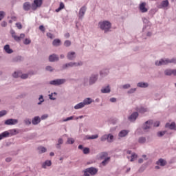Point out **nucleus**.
I'll return each mask as SVG.
<instances>
[{
  "label": "nucleus",
  "mask_w": 176,
  "mask_h": 176,
  "mask_svg": "<svg viewBox=\"0 0 176 176\" xmlns=\"http://www.w3.org/2000/svg\"><path fill=\"white\" fill-rule=\"evenodd\" d=\"M98 27L104 32H109L111 28H112V23L109 21H102L98 23Z\"/></svg>",
  "instance_id": "1"
},
{
  "label": "nucleus",
  "mask_w": 176,
  "mask_h": 176,
  "mask_svg": "<svg viewBox=\"0 0 176 176\" xmlns=\"http://www.w3.org/2000/svg\"><path fill=\"white\" fill-rule=\"evenodd\" d=\"M167 64H176V59L172 58V59H161L160 60H156L155 62V65L157 67H160L162 65H167Z\"/></svg>",
  "instance_id": "2"
},
{
  "label": "nucleus",
  "mask_w": 176,
  "mask_h": 176,
  "mask_svg": "<svg viewBox=\"0 0 176 176\" xmlns=\"http://www.w3.org/2000/svg\"><path fill=\"white\" fill-rule=\"evenodd\" d=\"M66 82L67 79L65 78H58L50 81V85H52V86H60L64 85Z\"/></svg>",
  "instance_id": "3"
},
{
  "label": "nucleus",
  "mask_w": 176,
  "mask_h": 176,
  "mask_svg": "<svg viewBox=\"0 0 176 176\" xmlns=\"http://www.w3.org/2000/svg\"><path fill=\"white\" fill-rule=\"evenodd\" d=\"M10 34L16 42H20L21 39H24V38H25V34H21L20 36L16 35V32H14V30H11Z\"/></svg>",
  "instance_id": "4"
},
{
  "label": "nucleus",
  "mask_w": 176,
  "mask_h": 176,
  "mask_svg": "<svg viewBox=\"0 0 176 176\" xmlns=\"http://www.w3.org/2000/svg\"><path fill=\"white\" fill-rule=\"evenodd\" d=\"M43 3V0H34L32 4V10H36L38 8H41Z\"/></svg>",
  "instance_id": "5"
},
{
  "label": "nucleus",
  "mask_w": 176,
  "mask_h": 176,
  "mask_svg": "<svg viewBox=\"0 0 176 176\" xmlns=\"http://www.w3.org/2000/svg\"><path fill=\"white\" fill-rule=\"evenodd\" d=\"M89 79V85L93 86V85H96L97 81L98 80V74H91Z\"/></svg>",
  "instance_id": "6"
},
{
  "label": "nucleus",
  "mask_w": 176,
  "mask_h": 176,
  "mask_svg": "<svg viewBox=\"0 0 176 176\" xmlns=\"http://www.w3.org/2000/svg\"><path fill=\"white\" fill-rule=\"evenodd\" d=\"M17 123H19V120L13 118L8 119L4 122V124L6 126H14V124H17Z\"/></svg>",
  "instance_id": "7"
},
{
  "label": "nucleus",
  "mask_w": 176,
  "mask_h": 176,
  "mask_svg": "<svg viewBox=\"0 0 176 176\" xmlns=\"http://www.w3.org/2000/svg\"><path fill=\"white\" fill-rule=\"evenodd\" d=\"M86 10H87V8L84 6L80 8L79 12H78V19L80 20H82L86 14Z\"/></svg>",
  "instance_id": "8"
},
{
  "label": "nucleus",
  "mask_w": 176,
  "mask_h": 176,
  "mask_svg": "<svg viewBox=\"0 0 176 176\" xmlns=\"http://www.w3.org/2000/svg\"><path fill=\"white\" fill-rule=\"evenodd\" d=\"M138 116H139L138 112L135 111L128 117V120H129V122H135V120H137V118H138Z\"/></svg>",
  "instance_id": "9"
},
{
  "label": "nucleus",
  "mask_w": 176,
  "mask_h": 176,
  "mask_svg": "<svg viewBox=\"0 0 176 176\" xmlns=\"http://www.w3.org/2000/svg\"><path fill=\"white\" fill-rule=\"evenodd\" d=\"M153 124V122L152 120H148L146 121L142 126L143 130L144 131H148L149 129L152 126V124Z\"/></svg>",
  "instance_id": "10"
},
{
  "label": "nucleus",
  "mask_w": 176,
  "mask_h": 176,
  "mask_svg": "<svg viewBox=\"0 0 176 176\" xmlns=\"http://www.w3.org/2000/svg\"><path fill=\"white\" fill-rule=\"evenodd\" d=\"M75 67L74 62H69L68 63L63 64L61 67L60 71H64L65 69H68V68H72Z\"/></svg>",
  "instance_id": "11"
},
{
  "label": "nucleus",
  "mask_w": 176,
  "mask_h": 176,
  "mask_svg": "<svg viewBox=\"0 0 176 176\" xmlns=\"http://www.w3.org/2000/svg\"><path fill=\"white\" fill-rule=\"evenodd\" d=\"M59 60H60V58L58 57V55L56 54H51L49 56L50 63H56Z\"/></svg>",
  "instance_id": "12"
},
{
  "label": "nucleus",
  "mask_w": 176,
  "mask_h": 176,
  "mask_svg": "<svg viewBox=\"0 0 176 176\" xmlns=\"http://www.w3.org/2000/svg\"><path fill=\"white\" fill-rule=\"evenodd\" d=\"M164 75L166 76H171V75L176 76V69H166L164 70Z\"/></svg>",
  "instance_id": "13"
},
{
  "label": "nucleus",
  "mask_w": 176,
  "mask_h": 176,
  "mask_svg": "<svg viewBox=\"0 0 176 176\" xmlns=\"http://www.w3.org/2000/svg\"><path fill=\"white\" fill-rule=\"evenodd\" d=\"M67 58L69 60V61H72L76 58V53L75 52H69L67 54Z\"/></svg>",
  "instance_id": "14"
},
{
  "label": "nucleus",
  "mask_w": 176,
  "mask_h": 176,
  "mask_svg": "<svg viewBox=\"0 0 176 176\" xmlns=\"http://www.w3.org/2000/svg\"><path fill=\"white\" fill-rule=\"evenodd\" d=\"M146 3L142 2L139 5V10L141 13H146L148 12V8H146Z\"/></svg>",
  "instance_id": "15"
},
{
  "label": "nucleus",
  "mask_w": 176,
  "mask_h": 176,
  "mask_svg": "<svg viewBox=\"0 0 176 176\" xmlns=\"http://www.w3.org/2000/svg\"><path fill=\"white\" fill-rule=\"evenodd\" d=\"M170 5L168 0H164L161 2V3L158 6L159 9H164L167 8Z\"/></svg>",
  "instance_id": "16"
},
{
  "label": "nucleus",
  "mask_w": 176,
  "mask_h": 176,
  "mask_svg": "<svg viewBox=\"0 0 176 176\" xmlns=\"http://www.w3.org/2000/svg\"><path fill=\"white\" fill-rule=\"evenodd\" d=\"M137 87H140V89H146L149 87V83L145 82H139L137 83Z\"/></svg>",
  "instance_id": "17"
},
{
  "label": "nucleus",
  "mask_w": 176,
  "mask_h": 176,
  "mask_svg": "<svg viewBox=\"0 0 176 176\" xmlns=\"http://www.w3.org/2000/svg\"><path fill=\"white\" fill-rule=\"evenodd\" d=\"M101 93H102L103 94H108L109 93H111V86L109 85H107L105 87H103L101 89H100Z\"/></svg>",
  "instance_id": "18"
},
{
  "label": "nucleus",
  "mask_w": 176,
  "mask_h": 176,
  "mask_svg": "<svg viewBox=\"0 0 176 176\" xmlns=\"http://www.w3.org/2000/svg\"><path fill=\"white\" fill-rule=\"evenodd\" d=\"M165 127L166 129H169L170 130L176 131V124L174 122H173L171 123H170V122L166 123L165 125Z\"/></svg>",
  "instance_id": "19"
},
{
  "label": "nucleus",
  "mask_w": 176,
  "mask_h": 176,
  "mask_svg": "<svg viewBox=\"0 0 176 176\" xmlns=\"http://www.w3.org/2000/svg\"><path fill=\"white\" fill-rule=\"evenodd\" d=\"M41 117L39 116H35L32 120V123L34 126H37V124H39L41 123Z\"/></svg>",
  "instance_id": "20"
},
{
  "label": "nucleus",
  "mask_w": 176,
  "mask_h": 176,
  "mask_svg": "<svg viewBox=\"0 0 176 176\" xmlns=\"http://www.w3.org/2000/svg\"><path fill=\"white\" fill-rule=\"evenodd\" d=\"M129 133H130V131L123 129L119 132L118 137H120V138H123L126 137L129 134Z\"/></svg>",
  "instance_id": "21"
},
{
  "label": "nucleus",
  "mask_w": 176,
  "mask_h": 176,
  "mask_svg": "<svg viewBox=\"0 0 176 176\" xmlns=\"http://www.w3.org/2000/svg\"><path fill=\"white\" fill-rule=\"evenodd\" d=\"M63 144H64V139H63V138H58L56 144V149H61V146Z\"/></svg>",
  "instance_id": "22"
},
{
  "label": "nucleus",
  "mask_w": 176,
  "mask_h": 176,
  "mask_svg": "<svg viewBox=\"0 0 176 176\" xmlns=\"http://www.w3.org/2000/svg\"><path fill=\"white\" fill-rule=\"evenodd\" d=\"M100 75L102 78H105L107 75H109V69H103L100 72Z\"/></svg>",
  "instance_id": "23"
},
{
  "label": "nucleus",
  "mask_w": 176,
  "mask_h": 176,
  "mask_svg": "<svg viewBox=\"0 0 176 176\" xmlns=\"http://www.w3.org/2000/svg\"><path fill=\"white\" fill-rule=\"evenodd\" d=\"M94 100L91 99V98H87L83 100L82 104H84V107H86V105H90L91 102H93Z\"/></svg>",
  "instance_id": "24"
},
{
  "label": "nucleus",
  "mask_w": 176,
  "mask_h": 176,
  "mask_svg": "<svg viewBox=\"0 0 176 176\" xmlns=\"http://www.w3.org/2000/svg\"><path fill=\"white\" fill-rule=\"evenodd\" d=\"M3 50H5L6 53H7V54H12V53H13V50H12L10 48V45H9L8 44L3 47Z\"/></svg>",
  "instance_id": "25"
},
{
  "label": "nucleus",
  "mask_w": 176,
  "mask_h": 176,
  "mask_svg": "<svg viewBox=\"0 0 176 176\" xmlns=\"http://www.w3.org/2000/svg\"><path fill=\"white\" fill-rule=\"evenodd\" d=\"M156 164H157L158 166H161L162 167H164V166L167 164V161H166V160L160 158L158 161H157Z\"/></svg>",
  "instance_id": "26"
},
{
  "label": "nucleus",
  "mask_w": 176,
  "mask_h": 176,
  "mask_svg": "<svg viewBox=\"0 0 176 176\" xmlns=\"http://www.w3.org/2000/svg\"><path fill=\"white\" fill-rule=\"evenodd\" d=\"M88 171L89 174H91V175H96V174L98 173V169L94 167H90V168H88Z\"/></svg>",
  "instance_id": "27"
},
{
  "label": "nucleus",
  "mask_w": 176,
  "mask_h": 176,
  "mask_svg": "<svg viewBox=\"0 0 176 176\" xmlns=\"http://www.w3.org/2000/svg\"><path fill=\"white\" fill-rule=\"evenodd\" d=\"M9 138V131H6L1 133H0V141L1 140H3V138Z\"/></svg>",
  "instance_id": "28"
},
{
  "label": "nucleus",
  "mask_w": 176,
  "mask_h": 176,
  "mask_svg": "<svg viewBox=\"0 0 176 176\" xmlns=\"http://www.w3.org/2000/svg\"><path fill=\"white\" fill-rule=\"evenodd\" d=\"M83 86H90V81L89 77H84L82 79Z\"/></svg>",
  "instance_id": "29"
},
{
  "label": "nucleus",
  "mask_w": 176,
  "mask_h": 176,
  "mask_svg": "<svg viewBox=\"0 0 176 176\" xmlns=\"http://www.w3.org/2000/svg\"><path fill=\"white\" fill-rule=\"evenodd\" d=\"M31 9V3L30 2H25L23 3V10L28 12Z\"/></svg>",
  "instance_id": "30"
},
{
  "label": "nucleus",
  "mask_w": 176,
  "mask_h": 176,
  "mask_svg": "<svg viewBox=\"0 0 176 176\" xmlns=\"http://www.w3.org/2000/svg\"><path fill=\"white\" fill-rule=\"evenodd\" d=\"M37 150L38 151V153H40V154L45 153V152H47V148H46L45 147H43L42 146H38L37 148Z\"/></svg>",
  "instance_id": "31"
},
{
  "label": "nucleus",
  "mask_w": 176,
  "mask_h": 176,
  "mask_svg": "<svg viewBox=\"0 0 176 176\" xmlns=\"http://www.w3.org/2000/svg\"><path fill=\"white\" fill-rule=\"evenodd\" d=\"M103 160H104L101 162L102 166H107V164L111 162V157H107Z\"/></svg>",
  "instance_id": "32"
},
{
  "label": "nucleus",
  "mask_w": 176,
  "mask_h": 176,
  "mask_svg": "<svg viewBox=\"0 0 176 176\" xmlns=\"http://www.w3.org/2000/svg\"><path fill=\"white\" fill-rule=\"evenodd\" d=\"M107 156H108V153L102 152L99 154V159H100V160H104V159L107 158Z\"/></svg>",
  "instance_id": "33"
},
{
  "label": "nucleus",
  "mask_w": 176,
  "mask_h": 176,
  "mask_svg": "<svg viewBox=\"0 0 176 176\" xmlns=\"http://www.w3.org/2000/svg\"><path fill=\"white\" fill-rule=\"evenodd\" d=\"M52 45L56 47L60 46V45H61V41L58 38H56L53 41Z\"/></svg>",
  "instance_id": "34"
},
{
  "label": "nucleus",
  "mask_w": 176,
  "mask_h": 176,
  "mask_svg": "<svg viewBox=\"0 0 176 176\" xmlns=\"http://www.w3.org/2000/svg\"><path fill=\"white\" fill-rule=\"evenodd\" d=\"M86 140H97V138H98V135L96 134V135H86L85 136Z\"/></svg>",
  "instance_id": "35"
},
{
  "label": "nucleus",
  "mask_w": 176,
  "mask_h": 176,
  "mask_svg": "<svg viewBox=\"0 0 176 176\" xmlns=\"http://www.w3.org/2000/svg\"><path fill=\"white\" fill-rule=\"evenodd\" d=\"M82 108H85V104L81 102L74 106V109H82Z\"/></svg>",
  "instance_id": "36"
},
{
  "label": "nucleus",
  "mask_w": 176,
  "mask_h": 176,
  "mask_svg": "<svg viewBox=\"0 0 176 176\" xmlns=\"http://www.w3.org/2000/svg\"><path fill=\"white\" fill-rule=\"evenodd\" d=\"M139 144H145L146 142V138L142 136L140 137L138 140Z\"/></svg>",
  "instance_id": "37"
},
{
  "label": "nucleus",
  "mask_w": 176,
  "mask_h": 176,
  "mask_svg": "<svg viewBox=\"0 0 176 176\" xmlns=\"http://www.w3.org/2000/svg\"><path fill=\"white\" fill-rule=\"evenodd\" d=\"M46 166H47L48 167H50V166H52V161L50 160L45 161L42 165L43 168H46Z\"/></svg>",
  "instance_id": "38"
},
{
  "label": "nucleus",
  "mask_w": 176,
  "mask_h": 176,
  "mask_svg": "<svg viewBox=\"0 0 176 176\" xmlns=\"http://www.w3.org/2000/svg\"><path fill=\"white\" fill-rule=\"evenodd\" d=\"M138 111L140 112V113H145L146 112H148V108L146 107H140L138 109Z\"/></svg>",
  "instance_id": "39"
},
{
  "label": "nucleus",
  "mask_w": 176,
  "mask_h": 176,
  "mask_svg": "<svg viewBox=\"0 0 176 176\" xmlns=\"http://www.w3.org/2000/svg\"><path fill=\"white\" fill-rule=\"evenodd\" d=\"M21 71H18V72H14L13 74H12V76L13 78H21Z\"/></svg>",
  "instance_id": "40"
},
{
  "label": "nucleus",
  "mask_w": 176,
  "mask_h": 176,
  "mask_svg": "<svg viewBox=\"0 0 176 176\" xmlns=\"http://www.w3.org/2000/svg\"><path fill=\"white\" fill-rule=\"evenodd\" d=\"M8 133H9V137H10L12 135H16V134H17V130L10 129L8 131Z\"/></svg>",
  "instance_id": "41"
},
{
  "label": "nucleus",
  "mask_w": 176,
  "mask_h": 176,
  "mask_svg": "<svg viewBox=\"0 0 176 176\" xmlns=\"http://www.w3.org/2000/svg\"><path fill=\"white\" fill-rule=\"evenodd\" d=\"M30 78V73L21 74V79H28Z\"/></svg>",
  "instance_id": "42"
},
{
  "label": "nucleus",
  "mask_w": 176,
  "mask_h": 176,
  "mask_svg": "<svg viewBox=\"0 0 176 176\" xmlns=\"http://www.w3.org/2000/svg\"><path fill=\"white\" fill-rule=\"evenodd\" d=\"M65 8V6L64 5V3L61 2L60 3L59 8L56 10V12L58 13L62 9H64Z\"/></svg>",
  "instance_id": "43"
},
{
  "label": "nucleus",
  "mask_w": 176,
  "mask_h": 176,
  "mask_svg": "<svg viewBox=\"0 0 176 176\" xmlns=\"http://www.w3.org/2000/svg\"><path fill=\"white\" fill-rule=\"evenodd\" d=\"M137 157H138V155H137V154H135V153H133L131 155L130 162H134V160H135Z\"/></svg>",
  "instance_id": "44"
},
{
  "label": "nucleus",
  "mask_w": 176,
  "mask_h": 176,
  "mask_svg": "<svg viewBox=\"0 0 176 176\" xmlns=\"http://www.w3.org/2000/svg\"><path fill=\"white\" fill-rule=\"evenodd\" d=\"M107 141L108 142H113V136L112 134L109 133L107 135Z\"/></svg>",
  "instance_id": "45"
},
{
  "label": "nucleus",
  "mask_w": 176,
  "mask_h": 176,
  "mask_svg": "<svg viewBox=\"0 0 176 176\" xmlns=\"http://www.w3.org/2000/svg\"><path fill=\"white\" fill-rule=\"evenodd\" d=\"M74 142H75V140H74V138H67V144L72 145V144H74Z\"/></svg>",
  "instance_id": "46"
},
{
  "label": "nucleus",
  "mask_w": 176,
  "mask_h": 176,
  "mask_svg": "<svg viewBox=\"0 0 176 176\" xmlns=\"http://www.w3.org/2000/svg\"><path fill=\"white\" fill-rule=\"evenodd\" d=\"M71 45H72V43H71V41H69V40H66L64 42V46H65L66 47H69V46H71Z\"/></svg>",
  "instance_id": "47"
},
{
  "label": "nucleus",
  "mask_w": 176,
  "mask_h": 176,
  "mask_svg": "<svg viewBox=\"0 0 176 176\" xmlns=\"http://www.w3.org/2000/svg\"><path fill=\"white\" fill-rule=\"evenodd\" d=\"M137 91V88H132V89H130L128 91H127V94H134V93Z\"/></svg>",
  "instance_id": "48"
},
{
  "label": "nucleus",
  "mask_w": 176,
  "mask_h": 176,
  "mask_svg": "<svg viewBox=\"0 0 176 176\" xmlns=\"http://www.w3.org/2000/svg\"><path fill=\"white\" fill-rule=\"evenodd\" d=\"M82 152L84 155H88V153H90V148L85 147L83 148Z\"/></svg>",
  "instance_id": "49"
},
{
  "label": "nucleus",
  "mask_w": 176,
  "mask_h": 176,
  "mask_svg": "<svg viewBox=\"0 0 176 176\" xmlns=\"http://www.w3.org/2000/svg\"><path fill=\"white\" fill-rule=\"evenodd\" d=\"M82 65H83L82 60H79L78 63L74 62V67H82Z\"/></svg>",
  "instance_id": "50"
},
{
  "label": "nucleus",
  "mask_w": 176,
  "mask_h": 176,
  "mask_svg": "<svg viewBox=\"0 0 176 176\" xmlns=\"http://www.w3.org/2000/svg\"><path fill=\"white\" fill-rule=\"evenodd\" d=\"M25 124H26V126H30V124H31V120H30V118H25L23 120Z\"/></svg>",
  "instance_id": "51"
},
{
  "label": "nucleus",
  "mask_w": 176,
  "mask_h": 176,
  "mask_svg": "<svg viewBox=\"0 0 176 176\" xmlns=\"http://www.w3.org/2000/svg\"><path fill=\"white\" fill-rule=\"evenodd\" d=\"M161 98H162V96H160V94H159V93H156V94H155V95H154V100H161Z\"/></svg>",
  "instance_id": "52"
},
{
  "label": "nucleus",
  "mask_w": 176,
  "mask_h": 176,
  "mask_svg": "<svg viewBox=\"0 0 176 176\" xmlns=\"http://www.w3.org/2000/svg\"><path fill=\"white\" fill-rule=\"evenodd\" d=\"M107 140H108V135H103L100 138V141L102 142L107 141Z\"/></svg>",
  "instance_id": "53"
},
{
  "label": "nucleus",
  "mask_w": 176,
  "mask_h": 176,
  "mask_svg": "<svg viewBox=\"0 0 176 176\" xmlns=\"http://www.w3.org/2000/svg\"><path fill=\"white\" fill-rule=\"evenodd\" d=\"M166 133H167V131H160V132H157V137H163V135H164V134H166Z\"/></svg>",
  "instance_id": "54"
},
{
  "label": "nucleus",
  "mask_w": 176,
  "mask_h": 176,
  "mask_svg": "<svg viewBox=\"0 0 176 176\" xmlns=\"http://www.w3.org/2000/svg\"><path fill=\"white\" fill-rule=\"evenodd\" d=\"M46 71H49L50 72H53L54 71V68L52 66H47L45 67Z\"/></svg>",
  "instance_id": "55"
},
{
  "label": "nucleus",
  "mask_w": 176,
  "mask_h": 176,
  "mask_svg": "<svg viewBox=\"0 0 176 176\" xmlns=\"http://www.w3.org/2000/svg\"><path fill=\"white\" fill-rule=\"evenodd\" d=\"M131 87V85L130 84H125L122 85V89H124V90L127 89H130Z\"/></svg>",
  "instance_id": "56"
},
{
  "label": "nucleus",
  "mask_w": 176,
  "mask_h": 176,
  "mask_svg": "<svg viewBox=\"0 0 176 176\" xmlns=\"http://www.w3.org/2000/svg\"><path fill=\"white\" fill-rule=\"evenodd\" d=\"M13 61L15 63H19V61H21V56H16L13 59Z\"/></svg>",
  "instance_id": "57"
},
{
  "label": "nucleus",
  "mask_w": 176,
  "mask_h": 176,
  "mask_svg": "<svg viewBox=\"0 0 176 176\" xmlns=\"http://www.w3.org/2000/svg\"><path fill=\"white\" fill-rule=\"evenodd\" d=\"M69 120H74V116L68 117L63 120V122H69Z\"/></svg>",
  "instance_id": "58"
},
{
  "label": "nucleus",
  "mask_w": 176,
  "mask_h": 176,
  "mask_svg": "<svg viewBox=\"0 0 176 176\" xmlns=\"http://www.w3.org/2000/svg\"><path fill=\"white\" fill-rule=\"evenodd\" d=\"M24 45H30L31 43V39L30 38H25L23 41Z\"/></svg>",
  "instance_id": "59"
},
{
  "label": "nucleus",
  "mask_w": 176,
  "mask_h": 176,
  "mask_svg": "<svg viewBox=\"0 0 176 176\" xmlns=\"http://www.w3.org/2000/svg\"><path fill=\"white\" fill-rule=\"evenodd\" d=\"M8 112L6 110H3L0 111V118H2V116H5Z\"/></svg>",
  "instance_id": "60"
},
{
  "label": "nucleus",
  "mask_w": 176,
  "mask_h": 176,
  "mask_svg": "<svg viewBox=\"0 0 176 176\" xmlns=\"http://www.w3.org/2000/svg\"><path fill=\"white\" fill-rule=\"evenodd\" d=\"M47 118H49V115L44 114V115L41 116V118H40V119H41V120H45L47 119Z\"/></svg>",
  "instance_id": "61"
},
{
  "label": "nucleus",
  "mask_w": 176,
  "mask_h": 176,
  "mask_svg": "<svg viewBox=\"0 0 176 176\" xmlns=\"http://www.w3.org/2000/svg\"><path fill=\"white\" fill-rule=\"evenodd\" d=\"M5 17V12L3 11H0V21Z\"/></svg>",
  "instance_id": "62"
},
{
  "label": "nucleus",
  "mask_w": 176,
  "mask_h": 176,
  "mask_svg": "<svg viewBox=\"0 0 176 176\" xmlns=\"http://www.w3.org/2000/svg\"><path fill=\"white\" fill-rule=\"evenodd\" d=\"M39 30L42 32H45V31H46V29L45 28V26H43V25L39 26Z\"/></svg>",
  "instance_id": "63"
},
{
  "label": "nucleus",
  "mask_w": 176,
  "mask_h": 176,
  "mask_svg": "<svg viewBox=\"0 0 176 176\" xmlns=\"http://www.w3.org/2000/svg\"><path fill=\"white\" fill-rule=\"evenodd\" d=\"M50 100H52V101L56 100V98L53 97V94H50L48 95Z\"/></svg>",
  "instance_id": "64"
}]
</instances>
